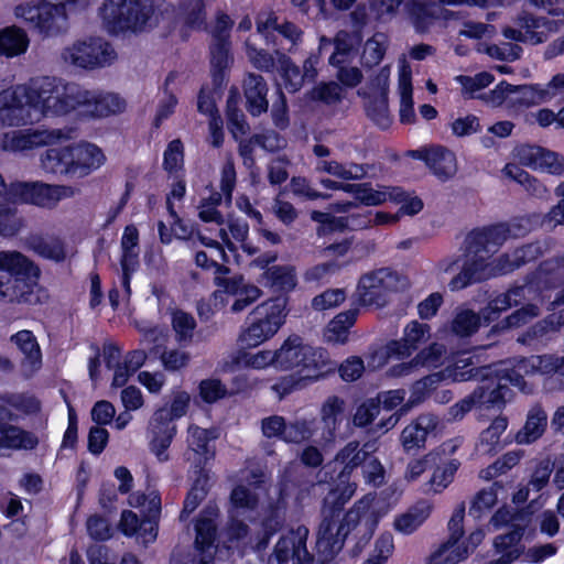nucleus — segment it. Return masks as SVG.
Masks as SVG:
<instances>
[{
  "label": "nucleus",
  "instance_id": "nucleus-1",
  "mask_svg": "<svg viewBox=\"0 0 564 564\" xmlns=\"http://www.w3.org/2000/svg\"><path fill=\"white\" fill-rule=\"evenodd\" d=\"M124 108V100L116 94L90 91L56 77L40 76L0 91V126L37 123L74 110L91 117H107Z\"/></svg>",
  "mask_w": 564,
  "mask_h": 564
},
{
  "label": "nucleus",
  "instance_id": "nucleus-2",
  "mask_svg": "<svg viewBox=\"0 0 564 564\" xmlns=\"http://www.w3.org/2000/svg\"><path fill=\"white\" fill-rule=\"evenodd\" d=\"M528 231L520 221L498 224L488 228L471 231L465 240L466 260L460 273L451 281L452 290H462L467 285L489 279V256L505 243L510 237H517Z\"/></svg>",
  "mask_w": 564,
  "mask_h": 564
},
{
  "label": "nucleus",
  "instance_id": "nucleus-3",
  "mask_svg": "<svg viewBox=\"0 0 564 564\" xmlns=\"http://www.w3.org/2000/svg\"><path fill=\"white\" fill-rule=\"evenodd\" d=\"M372 499L365 497L357 501L341 518V506L327 507L322 510V522L317 534L318 552L326 558L337 554L351 530L358 529L364 535H371L378 524V517L371 510Z\"/></svg>",
  "mask_w": 564,
  "mask_h": 564
},
{
  "label": "nucleus",
  "instance_id": "nucleus-4",
  "mask_svg": "<svg viewBox=\"0 0 564 564\" xmlns=\"http://www.w3.org/2000/svg\"><path fill=\"white\" fill-rule=\"evenodd\" d=\"M0 302L33 303V288L41 270L28 256L18 250H0Z\"/></svg>",
  "mask_w": 564,
  "mask_h": 564
},
{
  "label": "nucleus",
  "instance_id": "nucleus-5",
  "mask_svg": "<svg viewBox=\"0 0 564 564\" xmlns=\"http://www.w3.org/2000/svg\"><path fill=\"white\" fill-rule=\"evenodd\" d=\"M276 370H296L304 378L319 379L336 369L326 350L303 344L299 336L288 337L275 349Z\"/></svg>",
  "mask_w": 564,
  "mask_h": 564
},
{
  "label": "nucleus",
  "instance_id": "nucleus-6",
  "mask_svg": "<svg viewBox=\"0 0 564 564\" xmlns=\"http://www.w3.org/2000/svg\"><path fill=\"white\" fill-rule=\"evenodd\" d=\"M285 302L271 299L257 305L249 314L250 323L241 330L238 341L243 347H258L271 339L285 321Z\"/></svg>",
  "mask_w": 564,
  "mask_h": 564
},
{
  "label": "nucleus",
  "instance_id": "nucleus-7",
  "mask_svg": "<svg viewBox=\"0 0 564 564\" xmlns=\"http://www.w3.org/2000/svg\"><path fill=\"white\" fill-rule=\"evenodd\" d=\"M14 17L44 36H53L67 29L66 2L28 1L14 7Z\"/></svg>",
  "mask_w": 564,
  "mask_h": 564
},
{
  "label": "nucleus",
  "instance_id": "nucleus-8",
  "mask_svg": "<svg viewBox=\"0 0 564 564\" xmlns=\"http://www.w3.org/2000/svg\"><path fill=\"white\" fill-rule=\"evenodd\" d=\"M151 0H105L100 15L111 32L139 31L152 15Z\"/></svg>",
  "mask_w": 564,
  "mask_h": 564
},
{
  "label": "nucleus",
  "instance_id": "nucleus-9",
  "mask_svg": "<svg viewBox=\"0 0 564 564\" xmlns=\"http://www.w3.org/2000/svg\"><path fill=\"white\" fill-rule=\"evenodd\" d=\"M79 188L72 185L46 184L43 182H12L8 187V200L13 207L15 203L33 204L52 208L61 200L73 198Z\"/></svg>",
  "mask_w": 564,
  "mask_h": 564
},
{
  "label": "nucleus",
  "instance_id": "nucleus-10",
  "mask_svg": "<svg viewBox=\"0 0 564 564\" xmlns=\"http://www.w3.org/2000/svg\"><path fill=\"white\" fill-rule=\"evenodd\" d=\"M62 61L73 67L96 69L112 64L117 53L110 43L101 37L75 41L61 53Z\"/></svg>",
  "mask_w": 564,
  "mask_h": 564
},
{
  "label": "nucleus",
  "instance_id": "nucleus-11",
  "mask_svg": "<svg viewBox=\"0 0 564 564\" xmlns=\"http://www.w3.org/2000/svg\"><path fill=\"white\" fill-rule=\"evenodd\" d=\"M408 280L398 272L382 268L362 275L358 283L359 301L362 305L383 307L389 294L404 290Z\"/></svg>",
  "mask_w": 564,
  "mask_h": 564
},
{
  "label": "nucleus",
  "instance_id": "nucleus-12",
  "mask_svg": "<svg viewBox=\"0 0 564 564\" xmlns=\"http://www.w3.org/2000/svg\"><path fill=\"white\" fill-rule=\"evenodd\" d=\"M375 451V443L368 442L360 447L359 442L350 441L336 453L332 464L335 469H339L336 492H339L338 499L343 503L348 501L357 489V484L349 481L351 474L362 466L367 462L369 453Z\"/></svg>",
  "mask_w": 564,
  "mask_h": 564
},
{
  "label": "nucleus",
  "instance_id": "nucleus-13",
  "mask_svg": "<svg viewBox=\"0 0 564 564\" xmlns=\"http://www.w3.org/2000/svg\"><path fill=\"white\" fill-rule=\"evenodd\" d=\"M69 129H25L7 132L0 148L9 152H23L56 144L72 138Z\"/></svg>",
  "mask_w": 564,
  "mask_h": 564
},
{
  "label": "nucleus",
  "instance_id": "nucleus-14",
  "mask_svg": "<svg viewBox=\"0 0 564 564\" xmlns=\"http://www.w3.org/2000/svg\"><path fill=\"white\" fill-rule=\"evenodd\" d=\"M516 26H506L502 34L506 39L521 43L536 45L546 41L552 31V22L544 18H536L531 13L522 12L514 19Z\"/></svg>",
  "mask_w": 564,
  "mask_h": 564
},
{
  "label": "nucleus",
  "instance_id": "nucleus-15",
  "mask_svg": "<svg viewBox=\"0 0 564 564\" xmlns=\"http://www.w3.org/2000/svg\"><path fill=\"white\" fill-rule=\"evenodd\" d=\"M308 529L304 525L297 527L283 535L276 543L273 558L279 564H306L311 556L306 549Z\"/></svg>",
  "mask_w": 564,
  "mask_h": 564
},
{
  "label": "nucleus",
  "instance_id": "nucleus-16",
  "mask_svg": "<svg viewBox=\"0 0 564 564\" xmlns=\"http://www.w3.org/2000/svg\"><path fill=\"white\" fill-rule=\"evenodd\" d=\"M518 161L530 169L551 175H561L564 172V163L560 155L545 148L531 144H522L514 150Z\"/></svg>",
  "mask_w": 564,
  "mask_h": 564
},
{
  "label": "nucleus",
  "instance_id": "nucleus-17",
  "mask_svg": "<svg viewBox=\"0 0 564 564\" xmlns=\"http://www.w3.org/2000/svg\"><path fill=\"white\" fill-rule=\"evenodd\" d=\"M10 341L21 352L20 373L24 379L32 378L40 371L43 364L42 350L35 335L28 329L19 330L10 337Z\"/></svg>",
  "mask_w": 564,
  "mask_h": 564
},
{
  "label": "nucleus",
  "instance_id": "nucleus-18",
  "mask_svg": "<svg viewBox=\"0 0 564 564\" xmlns=\"http://www.w3.org/2000/svg\"><path fill=\"white\" fill-rule=\"evenodd\" d=\"M438 425L437 416L425 413L421 414L415 421L406 425L400 436V442L405 452L423 448L426 437L434 432Z\"/></svg>",
  "mask_w": 564,
  "mask_h": 564
},
{
  "label": "nucleus",
  "instance_id": "nucleus-19",
  "mask_svg": "<svg viewBox=\"0 0 564 564\" xmlns=\"http://www.w3.org/2000/svg\"><path fill=\"white\" fill-rule=\"evenodd\" d=\"M72 149V174L73 177H86L105 163V155L101 150L91 143H79L70 145Z\"/></svg>",
  "mask_w": 564,
  "mask_h": 564
},
{
  "label": "nucleus",
  "instance_id": "nucleus-20",
  "mask_svg": "<svg viewBox=\"0 0 564 564\" xmlns=\"http://www.w3.org/2000/svg\"><path fill=\"white\" fill-rule=\"evenodd\" d=\"M398 90L400 96L399 118L404 124H413L416 120L413 101L412 70L405 57L399 61Z\"/></svg>",
  "mask_w": 564,
  "mask_h": 564
},
{
  "label": "nucleus",
  "instance_id": "nucleus-21",
  "mask_svg": "<svg viewBox=\"0 0 564 564\" xmlns=\"http://www.w3.org/2000/svg\"><path fill=\"white\" fill-rule=\"evenodd\" d=\"M419 160L426 163L433 174L441 181H447L457 172L455 154L443 147H433L425 152H419Z\"/></svg>",
  "mask_w": 564,
  "mask_h": 564
},
{
  "label": "nucleus",
  "instance_id": "nucleus-22",
  "mask_svg": "<svg viewBox=\"0 0 564 564\" xmlns=\"http://www.w3.org/2000/svg\"><path fill=\"white\" fill-rule=\"evenodd\" d=\"M268 86L261 75L249 73L243 80V95L247 109L252 116L267 112L269 102L267 99Z\"/></svg>",
  "mask_w": 564,
  "mask_h": 564
},
{
  "label": "nucleus",
  "instance_id": "nucleus-23",
  "mask_svg": "<svg viewBox=\"0 0 564 564\" xmlns=\"http://www.w3.org/2000/svg\"><path fill=\"white\" fill-rule=\"evenodd\" d=\"M430 330L427 324L412 321L405 326L402 339L392 341L389 345V349L400 356H409L412 351L416 350L422 343L429 340Z\"/></svg>",
  "mask_w": 564,
  "mask_h": 564
},
{
  "label": "nucleus",
  "instance_id": "nucleus-24",
  "mask_svg": "<svg viewBox=\"0 0 564 564\" xmlns=\"http://www.w3.org/2000/svg\"><path fill=\"white\" fill-rule=\"evenodd\" d=\"M532 290L533 286L528 284L510 289L508 292L498 295L482 310L484 318L488 322L496 319L501 312L517 306L527 300Z\"/></svg>",
  "mask_w": 564,
  "mask_h": 564
},
{
  "label": "nucleus",
  "instance_id": "nucleus-25",
  "mask_svg": "<svg viewBox=\"0 0 564 564\" xmlns=\"http://www.w3.org/2000/svg\"><path fill=\"white\" fill-rule=\"evenodd\" d=\"M187 433V460L200 467L214 456V451L209 444L213 436H210L207 430L195 425H191Z\"/></svg>",
  "mask_w": 564,
  "mask_h": 564
},
{
  "label": "nucleus",
  "instance_id": "nucleus-26",
  "mask_svg": "<svg viewBox=\"0 0 564 564\" xmlns=\"http://www.w3.org/2000/svg\"><path fill=\"white\" fill-rule=\"evenodd\" d=\"M70 145L51 148L40 156V165L46 173L73 177Z\"/></svg>",
  "mask_w": 564,
  "mask_h": 564
},
{
  "label": "nucleus",
  "instance_id": "nucleus-27",
  "mask_svg": "<svg viewBox=\"0 0 564 564\" xmlns=\"http://www.w3.org/2000/svg\"><path fill=\"white\" fill-rule=\"evenodd\" d=\"M8 187L0 173V236L4 238L15 236L23 226L17 208L8 200Z\"/></svg>",
  "mask_w": 564,
  "mask_h": 564
},
{
  "label": "nucleus",
  "instance_id": "nucleus-28",
  "mask_svg": "<svg viewBox=\"0 0 564 564\" xmlns=\"http://www.w3.org/2000/svg\"><path fill=\"white\" fill-rule=\"evenodd\" d=\"M432 505L426 500H421L409 508L405 512L395 517L394 529L405 535L415 532L430 517Z\"/></svg>",
  "mask_w": 564,
  "mask_h": 564
},
{
  "label": "nucleus",
  "instance_id": "nucleus-29",
  "mask_svg": "<svg viewBox=\"0 0 564 564\" xmlns=\"http://www.w3.org/2000/svg\"><path fill=\"white\" fill-rule=\"evenodd\" d=\"M405 199V192L398 186L379 185L373 188L370 183H362L357 200L365 206H379L391 200L401 203Z\"/></svg>",
  "mask_w": 564,
  "mask_h": 564
},
{
  "label": "nucleus",
  "instance_id": "nucleus-30",
  "mask_svg": "<svg viewBox=\"0 0 564 564\" xmlns=\"http://www.w3.org/2000/svg\"><path fill=\"white\" fill-rule=\"evenodd\" d=\"M506 384L496 378H486L485 382L471 393L477 409H500L505 404Z\"/></svg>",
  "mask_w": 564,
  "mask_h": 564
},
{
  "label": "nucleus",
  "instance_id": "nucleus-31",
  "mask_svg": "<svg viewBox=\"0 0 564 564\" xmlns=\"http://www.w3.org/2000/svg\"><path fill=\"white\" fill-rule=\"evenodd\" d=\"M219 516V508L216 505H207L200 512L195 524L196 539L195 544L198 549L210 547L216 539V519Z\"/></svg>",
  "mask_w": 564,
  "mask_h": 564
},
{
  "label": "nucleus",
  "instance_id": "nucleus-32",
  "mask_svg": "<svg viewBox=\"0 0 564 564\" xmlns=\"http://www.w3.org/2000/svg\"><path fill=\"white\" fill-rule=\"evenodd\" d=\"M522 535V529L517 528L507 534L495 538L494 547L496 554L499 555L497 564H510L520 557L524 550L521 544Z\"/></svg>",
  "mask_w": 564,
  "mask_h": 564
},
{
  "label": "nucleus",
  "instance_id": "nucleus-33",
  "mask_svg": "<svg viewBox=\"0 0 564 564\" xmlns=\"http://www.w3.org/2000/svg\"><path fill=\"white\" fill-rule=\"evenodd\" d=\"M546 94L541 84L512 85L511 110L520 111L527 108L546 104Z\"/></svg>",
  "mask_w": 564,
  "mask_h": 564
},
{
  "label": "nucleus",
  "instance_id": "nucleus-34",
  "mask_svg": "<svg viewBox=\"0 0 564 564\" xmlns=\"http://www.w3.org/2000/svg\"><path fill=\"white\" fill-rule=\"evenodd\" d=\"M232 362L243 369L265 370L273 368L276 370L275 349L263 348L256 351L240 349L234 356Z\"/></svg>",
  "mask_w": 564,
  "mask_h": 564
},
{
  "label": "nucleus",
  "instance_id": "nucleus-35",
  "mask_svg": "<svg viewBox=\"0 0 564 564\" xmlns=\"http://www.w3.org/2000/svg\"><path fill=\"white\" fill-rule=\"evenodd\" d=\"M39 444L37 437L15 425L0 423V448L32 449Z\"/></svg>",
  "mask_w": 564,
  "mask_h": 564
},
{
  "label": "nucleus",
  "instance_id": "nucleus-36",
  "mask_svg": "<svg viewBox=\"0 0 564 564\" xmlns=\"http://www.w3.org/2000/svg\"><path fill=\"white\" fill-rule=\"evenodd\" d=\"M30 39L28 33L15 25L0 30V55L15 57L28 51Z\"/></svg>",
  "mask_w": 564,
  "mask_h": 564
},
{
  "label": "nucleus",
  "instance_id": "nucleus-37",
  "mask_svg": "<svg viewBox=\"0 0 564 564\" xmlns=\"http://www.w3.org/2000/svg\"><path fill=\"white\" fill-rule=\"evenodd\" d=\"M503 175L518 183L522 188L535 198L545 199L549 197L547 187L536 177L530 175L517 164L509 163L502 170Z\"/></svg>",
  "mask_w": 564,
  "mask_h": 564
},
{
  "label": "nucleus",
  "instance_id": "nucleus-38",
  "mask_svg": "<svg viewBox=\"0 0 564 564\" xmlns=\"http://www.w3.org/2000/svg\"><path fill=\"white\" fill-rule=\"evenodd\" d=\"M469 554V546L464 542L447 539L430 554V561L434 564H458L466 561Z\"/></svg>",
  "mask_w": 564,
  "mask_h": 564
},
{
  "label": "nucleus",
  "instance_id": "nucleus-39",
  "mask_svg": "<svg viewBox=\"0 0 564 564\" xmlns=\"http://www.w3.org/2000/svg\"><path fill=\"white\" fill-rule=\"evenodd\" d=\"M25 245L28 249L32 250L40 257L54 261H62L65 259L64 246L58 238L35 234L30 235L25 239Z\"/></svg>",
  "mask_w": 564,
  "mask_h": 564
},
{
  "label": "nucleus",
  "instance_id": "nucleus-40",
  "mask_svg": "<svg viewBox=\"0 0 564 564\" xmlns=\"http://www.w3.org/2000/svg\"><path fill=\"white\" fill-rule=\"evenodd\" d=\"M262 278L265 285L278 292H290L297 283L296 271L293 265H273L268 268Z\"/></svg>",
  "mask_w": 564,
  "mask_h": 564
},
{
  "label": "nucleus",
  "instance_id": "nucleus-41",
  "mask_svg": "<svg viewBox=\"0 0 564 564\" xmlns=\"http://www.w3.org/2000/svg\"><path fill=\"white\" fill-rule=\"evenodd\" d=\"M257 30L259 33L275 30L293 44L300 41L302 36V31L295 24L289 21L279 22L273 12H262L257 17Z\"/></svg>",
  "mask_w": 564,
  "mask_h": 564
},
{
  "label": "nucleus",
  "instance_id": "nucleus-42",
  "mask_svg": "<svg viewBox=\"0 0 564 564\" xmlns=\"http://www.w3.org/2000/svg\"><path fill=\"white\" fill-rule=\"evenodd\" d=\"M546 413L540 408L530 410L524 426L516 434L518 444H531L542 436L546 427Z\"/></svg>",
  "mask_w": 564,
  "mask_h": 564
},
{
  "label": "nucleus",
  "instance_id": "nucleus-43",
  "mask_svg": "<svg viewBox=\"0 0 564 564\" xmlns=\"http://www.w3.org/2000/svg\"><path fill=\"white\" fill-rule=\"evenodd\" d=\"M535 283L542 289H555L564 283V257L542 262L535 273Z\"/></svg>",
  "mask_w": 564,
  "mask_h": 564
},
{
  "label": "nucleus",
  "instance_id": "nucleus-44",
  "mask_svg": "<svg viewBox=\"0 0 564 564\" xmlns=\"http://www.w3.org/2000/svg\"><path fill=\"white\" fill-rule=\"evenodd\" d=\"M208 0H181L178 17L183 23L194 30L206 29V3Z\"/></svg>",
  "mask_w": 564,
  "mask_h": 564
},
{
  "label": "nucleus",
  "instance_id": "nucleus-45",
  "mask_svg": "<svg viewBox=\"0 0 564 564\" xmlns=\"http://www.w3.org/2000/svg\"><path fill=\"white\" fill-rule=\"evenodd\" d=\"M357 310H348L336 315L327 325L325 338L328 343L344 344L348 338V330L355 324Z\"/></svg>",
  "mask_w": 564,
  "mask_h": 564
},
{
  "label": "nucleus",
  "instance_id": "nucleus-46",
  "mask_svg": "<svg viewBox=\"0 0 564 564\" xmlns=\"http://www.w3.org/2000/svg\"><path fill=\"white\" fill-rule=\"evenodd\" d=\"M507 427V417L497 416L494 419L490 425L480 433L477 451L486 455L496 453L500 444V437Z\"/></svg>",
  "mask_w": 564,
  "mask_h": 564
},
{
  "label": "nucleus",
  "instance_id": "nucleus-47",
  "mask_svg": "<svg viewBox=\"0 0 564 564\" xmlns=\"http://www.w3.org/2000/svg\"><path fill=\"white\" fill-rule=\"evenodd\" d=\"M317 170L321 172L328 173L333 176L343 178V180H362L367 176V167L362 164L358 163H347L343 164L337 161H321L317 164Z\"/></svg>",
  "mask_w": 564,
  "mask_h": 564
},
{
  "label": "nucleus",
  "instance_id": "nucleus-48",
  "mask_svg": "<svg viewBox=\"0 0 564 564\" xmlns=\"http://www.w3.org/2000/svg\"><path fill=\"white\" fill-rule=\"evenodd\" d=\"M388 46V35L381 32L375 33L364 45L361 54L362 66L368 68L377 66L383 59Z\"/></svg>",
  "mask_w": 564,
  "mask_h": 564
},
{
  "label": "nucleus",
  "instance_id": "nucleus-49",
  "mask_svg": "<svg viewBox=\"0 0 564 564\" xmlns=\"http://www.w3.org/2000/svg\"><path fill=\"white\" fill-rule=\"evenodd\" d=\"M365 96L367 97L365 108L368 118L380 129H388L392 123V117L388 106V96Z\"/></svg>",
  "mask_w": 564,
  "mask_h": 564
},
{
  "label": "nucleus",
  "instance_id": "nucleus-50",
  "mask_svg": "<svg viewBox=\"0 0 564 564\" xmlns=\"http://www.w3.org/2000/svg\"><path fill=\"white\" fill-rule=\"evenodd\" d=\"M460 466L459 460L451 459L445 464L437 466L429 479L426 486L427 492L440 494L445 490L454 480L455 474Z\"/></svg>",
  "mask_w": 564,
  "mask_h": 564
},
{
  "label": "nucleus",
  "instance_id": "nucleus-51",
  "mask_svg": "<svg viewBox=\"0 0 564 564\" xmlns=\"http://www.w3.org/2000/svg\"><path fill=\"white\" fill-rule=\"evenodd\" d=\"M524 452L521 449L509 451L499 457L488 467L479 471V477L484 480H491L500 475L508 473L516 467L522 459Z\"/></svg>",
  "mask_w": 564,
  "mask_h": 564
},
{
  "label": "nucleus",
  "instance_id": "nucleus-52",
  "mask_svg": "<svg viewBox=\"0 0 564 564\" xmlns=\"http://www.w3.org/2000/svg\"><path fill=\"white\" fill-rule=\"evenodd\" d=\"M551 243L549 241H536L522 246L512 251V263L506 264L503 270H516L529 261H533L549 251Z\"/></svg>",
  "mask_w": 564,
  "mask_h": 564
},
{
  "label": "nucleus",
  "instance_id": "nucleus-53",
  "mask_svg": "<svg viewBox=\"0 0 564 564\" xmlns=\"http://www.w3.org/2000/svg\"><path fill=\"white\" fill-rule=\"evenodd\" d=\"M230 517H235L239 511H252L258 507L259 497L249 488L238 485L236 486L229 497Z\"/></svg>",
  "mask_w": 564,
  "mask_h": 564
},
{
  "label": "nucleus",
  "instance_id": "nucleus-54",
  "mask_svg": "<svg viewBox=\"0 0 564 564\" xmlns=\"http://www.w3.org/2000/svg\"><path fill=\"white\" fill-rule=\"evenodd\" d=\"M228 129L235 139H239L249 132V126L243 112L238 108V97L235 91L230 93L227 100Z\"/></svg>",
  "mask_w": 564,
  "mask_h": 564
},
{
  "label": "nucleus",
  "instance_id": "nucleus-55",
  "mask_svg": "<svg viewBox=\"0 0 564 564\" xmlns=\"http://www.w3.org/2000/svg\"><path fill=\"white\" fill-rule=\"evenodd\" d=\"M172 328L178 343H189L193 339L196 328V321L189 314L181 310H174L171 313Z\"/></svg>",
  "mask_w": 564,
  "mask_h": 564
},
{
  "label": "nucleus",
  "instance_id": "nucleus-56",
  "mask_svg": "<svg viewBox=\"0 0 564 564\" xmlns=\"http://www.w3.org/2000/svg\"><path fill=\"white\" fill-rule=\"evenodd\" d=\"M4 402L23 415H35L41 412V401L30 393H11L3 398Z\"/></svg>",
  "mask_w": 564,
  "mask_h": 564
},
{
  "label": "nucleus",
  "instance_id": "nucleus-57",
  "mask_svg": "<svg viewBox=\"0 0 564 564\" xmlns=\"http://www.w3.org/2000/svg\"><path fill=\"white\" fill-rule=\"evenodd\" d=\"M480 324V317L471 310H459L452 322L454 334L466 337L474 334Z\"/></svg>",
  "mask_w": 564,
  "mask_h": 564
},
{
  "label": "nucleus",
  "instance_id": "nucleus-58",
  "mask_svg": "<svg viewBox=\"0 0 564 564\" xmlns=\"http://www.w3.org/2000/svg\"><path fill=\"white\" fill-rule=\"evenodd\" d=\"M139 231L133 225H129L124 228L121 238V267H127L129 263H138L139 256Z\"/></svg>",
  "mask_w": 564,
  "mask_h": 564
},
{
  "label": "nucleus",
  "instance_id": "nucleus-59",
  "mask_svg": "<svg viewBox=\"0 0 564 564\" xmlns=\"http://www.w3.org/2000/svg\"><path fill=\"white\" fill-rule=\"evenodd\" d=\"M276 55L285 87L292 93L300 90L304 84V77L302 76L301 70L286 55L280 53H276Z\"/></svg>",
  "mask_w": 564,
  "mask_h": 564
},
{
  "label": "nucleus",
  "instance_id": "nucleus-60",
  "mask_svg": "<svg viewBox=\"0 0 564 564\" xmlns=\"http://www.w3.org/2000/svg\"><path fill=\"white\" fill-rule=\"evenodd\" d=\"M498 487L501 486L498 482H495L491 487L478 491L471 501L469 512L479 518L484 512L494 508L498 501Z\"/></svg>",
  "mask_w": 564,
  "mask_h": 564
},
{
  "label": "nucleus",
  "instance_id": "nucleus-61",
  "mask_svg": "<svg viewBox=\"0 0 564 564\" xmlns=\"http://www.w3.org/2000/svg\"><path fill=\"white\" fill-rule=\"evenodd\" d=\"M313 431L312 421L296 420L286 424L283 441L286 443L300 444L311 440Z\"/></svg>",
  "mask_w": 564,
  "mask_h": 564
},
{
  "label": "nucleus",
  "instance_id": "nucleus-62",
  "mask_svg": "<svg viewBox=\"0 0 564 564\" xmlns=\"http://www.w3.org/2000/svg\"><path fill=\"white\" fill-rule=\"evenodd\" d=\"M191 354L182 349H166L161 356L160 360L163 368L167 371H180L186 368L191 362Z\"/></svg>",
  "mask_w": 564,
  "mask_h": 564
},
{
  "label": "nucleus",
  "instance_id": "nucleus-63",
  "mask_svg": "<svg viewBox=\"0 0 564 564\" xmlns=\"http://www.w3.org/2000/svg\"><path fill=\"white\" fill-rule=\"evenodd\" d=\"M512 85L501 82L492 90L484 94L481 98L492 107H505L511 110Z\"/></svg>",
  "mask_w": 564,
  "mask_h": 564
},
{
  "label": "nucleus",
  "instance_id": "nucleus-64",
  "mask_svg": "<svg viewBox=\"0 0 564 564\" xmlns=\"http://www.w3.org/2000/svg\"><path fill=\"white\" fill-rule=\"evenodd\" d=\"M380 413V401L376 399L367 400L361 403L354 414L352 423L355 426L365 427L370 424Z\"/></svg>",
  "mask_w": 564,
  "mask_h": 564
}]
</instances>
